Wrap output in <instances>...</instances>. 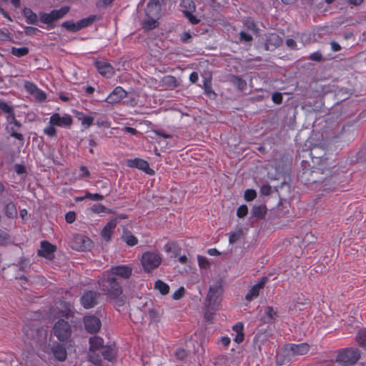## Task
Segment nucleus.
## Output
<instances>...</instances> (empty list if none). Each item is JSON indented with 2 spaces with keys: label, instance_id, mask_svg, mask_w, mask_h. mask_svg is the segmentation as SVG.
<instances>
[{
  "label": "nucleus",
  "instance_id": "obj_46",
  "mask_svg": "<svg viewBox=\"0 0 366 366\" xmlns=\"http://www.w3.org/2000/svg\"><path fill=\"white\" fill-rule=\"evenodd\" d=\"M0 41H12L13 38L7 29H0Z\"/></svg>",
  "mask_w": 366,
  "mask_h": 366
},
{
  "label": "nucleus",
  "instance_id": "obj_27",
  "mask_svg": "<svg viewBox=\"0 0 366 366\" xmlns=\"http://www.w3.org/2000/svg\"><path fill=\"white\" fill-rule=\"evenodd\" d=\"M97 19V18L95 15H90L88 17L80 19L76 22L79 31L91 26Z\"/></svg>",
  "mask_w": 366,
  "mask_h": 366
},
{
  "label": "nucleus",
  "instance_id": "obj_58",
  "mask_svg": "<svg viewBox=\"0 0 366 366\" xmlns=\"http://www.w3.org/2000/svg\"><path fill=\"white\" fill-rule=\"evenodd\" d=\"M79 170L81 172L79 175V179H84L90 177V172L86 166H81Z\"/></svg>",
  "mask_w": 366,
  "mask_h": 366
},
{
  "label": "nucleus",
  "instance_id": "obj_38",
  "mask_svg": "<svg viewBox=\"0 0 366 366\" xmlns=\"http://www.w3.org/2000/svg\"><path fill=\"white\" fill-rule=\"evenodd\" d=\"M242 236L243 230L242 228H239L238 229L229 233V242L230 244H234L239 240Z\"/></svg>",
  "mask_w": 366,
  "mask_h": 366
},
{
  "label": "nucleus",
  "instance_id": "obj_54",
  "mask_svg": "<svg viewBox=\"0 0 366 366\" xmlns=\"http://www.w3.org/2000/svg\"><path fill=\"white\" fill-rule=\"evenodd\" d=\"M174 355L177 359L179 360H183L187 356V352L183 348H178L176 350Z\"/></svg>",
  "mask_w": 366,
  "mask_h": 366
},
{
  "label": "nucleus",
  "instance_id": "obj_28",
  "mask_svg": "<svg viewBox=\"0 0 366 366\" xmlns=\"http://www.w3.org/2000/svg\"><path fill=\"white\" fill-rule=\"evenodd\" d=\"M24 15L26 21L30 24H36L38 21V16L31 9L25 8L24 9Z\"/></svg>",
  "mask_w": 366,
  "mask_h": 366
},
{
  "label": "nucleus",
  "instance_id": "obj_60",
  "mask_svg": "<svg viewBox=\"0 0 366 366\" xmlns=\"http://www.w3.org/2000/svg\"><path fill=\"white\" fill-rule=\"evenodd\" d=\"M282 99V94L280 92H274L272 96V100L276 104H280Z\"/></svg>",
  "mask_w": 366,
  "mask_h": 366
},
{
  "label": "nucleus",
  "instance_id": "obj_17",
  "mask_svg": "<svg viewBox=\"0 0 366 366\" xmlns=\"http://www.w3.org/2000/svg\"><path fill=\"white\" fill-rule=\"evenodd\" d=\"M267 282L268 277L266 276L262 277L256 285H253L252 288L249 290L245 295V300L250 302L257 298L259 295L260 290L264 287Z\"/></svg>",
  "mask_w": 366,
  "mask_h": 366
},
{
  "label": "nucleus",
  "instance_id": "obj_37",
  "mask_svg": "<svg viewBox=\"0 0 366 366\" xmlns=\"http://www.w3.org/2000/svg\"><path fill=\"white\" fill-rule=\"evenodd\" d=\"M266 207L263 205L254 206L252 209V216L257 218H263L266 214Z\"/></svg>",
  "mask_w": 366,
  "mask_h": 366
},
{
  "label": "nucleus",
  "instance_id": "obj_26",
  "mask_svg": "<svg viewBox=\"0 0 366 366\" xmlns=\"http://www.w3.org/2000/svg\"><path fill=\"white\" fill-rule=\"evenodd\" d=\"M3 212L9 219L16 218L18 213L16 203L13 201H4Z\"/></svg>",
  "mask_w": 366,
  "mask_h": 366
},
{
  "label": "nucleus",
  "instance_id": "obj_49",
  "mask_svg": "<svg viewBox=\"0 0 366 366\" xmlns=\"http://www.w3.org/2000/svg\"><path fill=\"white\" fill-rule=\"evenodd\" d=\"M214 312L215 311L212 310L211 308L205 307L204 318L206 320V322L209 323H212L213 322Z\"/></svg>",
  "mask_w": 366,
  "mask_h": 366
},
{
  "label": "nucleus",
  "instance_id": "obj_19",
  "mask_svg": "<svg viewBox=\"0 0 366 366\" xmlns=\"http://www.w3.org/2000/svg\"><path fill=\"white\" fill-rule=\"evenodd\" d=\"M56 249V247L55 245L44 240L41 242V248L38 250L37 254L40 257H43L49 260H52L54 257V252Z\"/></svg>",
  "mask_w": 366,
  "mask_h": 366
},
{
  "label": "nucleus",
  "instance_id": "obj_20",
  "mask_svg": "<svg viewBox=\"0 0 366 366\" xmlns=\"http://www.w3.org/2000/svg\"><path fill=\"white\" fill-rule=\"evenodd\" d=\"M282 44V39L276 33L265 35L264 48L267 51H273Z\"/></svg>",
  "mask_w": 366,
  "mask_h": 366
},
{
  "label": "nucleus",
  "instance_id": "obj_39",
  "mask_svg": "<svg viewBox=\"0 0 366 366\" xmlns=\"http://www.w3.org/2000/svg\"><path fill=\"white\" fill-rule=\"evenodd\" d=\"M232 81L233 84L241 91H243L247 87L246 81L238 76H232Z\"/></svg>",
  "mask_w": 366,
  "mask_h": 366
},
{
  "label": "nucleus",
  "instance_id": "obj_59",
  "mask_svg": "<svg viewBox=\"0 0 366 366\" xmlns=\"http://www.w3.org/2000/svg\"><path fill=\"white\" fill-rule=\"evenodd\" d=\"M9 239L8 233L0 229V245H5L7 244Z\"/></svg>",
  "mask_w": 366,
  "mask_h": 366
},
{
  "label": "nucleus",
  "instance_id": "obj_23",
  "mask_svg": "<svg viewBox=\"0 0 366 366\" xmlns=\"http://www.w3.org/2000/svg\"><path fill=\"white\" fill-rule=\"evenodd\" d=\"M113 277L129 279L132 274V268L129 265H119L111 267L107 270Z\"/></svg>",
  "mask_w": 366,
  "mask_h": 366
},
{
  "label": "nucleus",
  "instance_id": "obj_15",
  "mask_svg": "<svg viewBox=\"0 0 366 366\" xmlns=\"http://www.w3.org/2000/svg\"><path fill=\"white\" fill-rule=\"evenodd\" d=\"M84 325L85 330L88 332L95 334L99 331L102 323L97 317L94 315H86L84 317Z\"/></svg>",
  "mask_w": 366,
  "mask_h": 366
},
{
  "label": "nucleus",
  "instance_id": "obj_47",
  "mask_svg": "<svg viewBox=\"0 0 366 366\" xmlns=\"http://www.w3.org/2000/svg\"><path fill=\"white\" fill-rule=\"evenodd\" d=\"M33 96L37 101L40 102H44L46 99V92L39 88L33 94Z\"/></svg>",
  "mask_w": 366,
  "mask_h": 366
},
{
  "label": "nucleus",
  "instance_id": "obj_2",
  "mask_svg": "<svg viewBox=\"0 0 366 366\" xmlns=\"http://www.w3.org/2000/svg\"><path fill=\"white\" fill-rule=\"evenodd\" d=\"M98 284L100 290L109 298L116 299L122 294V287L116 277L107 270L99 277Z\"/></svg>",
  "mask_w": 366,
  "mask_h": 366
},
{
  "label": "nucleus",
  "instance_id": "obj_6",
  "mask_svg": "<svg viewBox=\"0 0 366 366\" xmlns=\"http://www.w3.org/2000/svg\"><path fill=\"white\" fill-rule=\"evenodd\" d=\"M162 255L157 251L144 252L141 257V264L145 272H150L162 264Z\"/></svg>",
  "mask_w": 366,
  "mask_h": 366
},
{
  "label": "nucleus",
  "instance_id": "obj_35",
  "mask_svg": "<svg viewBox=\"0 0 366 366\" xmlns=\"http://www.w3.org/2000/svg\"><path fill=\"white\" fill-rule=\"evenodd\" d=\"M11 54L18 58L27 55L29 52V49L26 46H23L21 48H16L14 46H12L11 48Z\"/></svg>",
  "mask_w": 366,
  "mask_h": 366
},
{
  "label": "nucleus",
  "instance_id": "obj_34",
  "mask_svg": "<svg viewBox=\"0 0 366 366\" xmlns=\"http://www.w3.org/2000/svg\"><path fill=\"white\" fill-rule=\"evenodd\" d=\"M355 340L360 347L366 348V328H363L357 332Z\"/></svg>",
  "mask_w": 366,
  "mask_h": 366
},
{
  "label": "nucleus",
  "instance_id": "obj_32",
  "mask_svg": "<svg viewBox=\"0 0 366 366\" xmlns=\"http://www.w3.org/2000/svg\"><path fill=\"white\" fill-rule=\"evenodd\" d=\"M154 289L158 290L162 295H166L169 292V286L161 280H157L154 283Z\"/></svg>",
  "mask_w": 366,
  "mask_h": 366
},
{
  "label": "nucleus",
  "instance_id": "obj_16",
  "mask_svg": "<svg viewBox=\"0 0 366 366\" xmlns=\"http://www.w3.org/2000/svg\"><path fill=\"white\" fill-rule=\"evenodd\" d=\"M127 166L129 167L139 169L149 175L154 174V171L149 167V163L143 159L134 158L133 159H129L127 161Z\"/></svg>",
  "mask_w": 366,
  "mask_h": 366
},
{
  "label": "nucleus",
  "instance_id": "obj_51",
  "mask_svg": "<svg viewBox=\"0 0 366 366\" xmlns=\"http://www.w3.org/2000/svg\"><path fill=\"white\" fill-rule=\"evenodd\" d=\"M197 260H198L199 267L202 269H206L209 265V262L208 259L204 256L198 255Z\"/></svg>",
  "mask_w": 366,
  "mask_h": 366
},
{
  "label": "nucleus",
  "instance_id": "obj_56",
  "mask_svg": "<svg viewBox=\"0 0 366 366\" xmlns=\"http://www.w3.org/2000/svg\"><path fill=\"white\" fill-rule=\"evenodd\" d=\"M239 39L242 41L250 42L253 40V37L252 35L247 34L245 31H241L239 32Z\"/></svg>",
  "mask_w": 366,
  "mask_h": 366
},
{
  "label": "nucleus",
  "instance_id": "obj_1",
  "mask_svg": "<svg viewBox=\"0 0 366 366\" xmlns=\"http://www.w3.org/2000/svg\"><path fill=\"white\" fill-rule=\"evenodd\" d=\"M88 361L95 366H102V358L109 362L115 360L116 352L112 345H104L102 337L94 335L89 340Z\"/></svg>",
  "mask_w": 366,
  "mask_h": 366
},
{
  "label": "nucleus",
  "instance_id": "obj_61",
  "mask_svg": "<svg viewBox=\"0 0 366 366\" xmlns=\"http://www.w3.org/2000/svg\"><path fill=\"white\" fill-rule=\"evenodd\" d=\"M39 31V30L37 28L33 26H26L24 29L25 34L29 36L35 35Z\"/></svg>",
  "mask_w": 366,
  "mask_h": 366
},
{
  "label": "nucleus",
  "instance_id": "obj_25",
  "mask_svg": "<svg viewBox=\"0 0 366 366\" xmlns=\"http://www.w3.org/2000/svg\"><path fill=\"white\" fill-rule=\"evenodd\" d=\"M74 244H76L72 246L74 249L79 251H85L92 247V242L86 236L78 235L74 238Z\"/></svg>",
  "mask_w": 366,
  "mask_h": 366
},
{
  "label": "nucleus",
  "instance_id": "obj_40",
  "mask_svg": "<svg viewBox=\"0 0 366 366\" xmlns=\"http://www.w3.org/2000/svg\"><path fill=\"white\" fill-rule=\"evenodd\" d=\"M61 26L69 31L76 32L79 31L77 27V23L73 21H66L61 24Z\"/></svg>",
  "mask_w": 366,
  "mask_h": 366
},
{
  "label": "nucleus",
  "instance_id": "obj_41",
  "mask_svg": "<svg viewBox=\"0 0 366 366\" xmlns=\"http://www.w3.org/2000/svg\"><path fill=\"white\" fill-rule=\"evenodd\" d=\"M79 120L81 121L82 125L89 127L93 124L94 118L92 116L81 114V116L79 117Z\"/></svg>",
  "mask_w": 366,
  "mask_h": 366
},
{
  "label": "nucleus",
  "instance_id": "obj_30",
  "mask_svg": "<svg viewBox=\"0 0 366 366\" xmlns=\"http://www.w3.org/2000/svg\"><path fill=\"white\" fill-rule=\"evenodd\" d=\"M158 19L154 16L147 17V19L142 24L143 28L147 31L157 28L159 26Z\"/></svg>",
  "mask_w": 366,
  "mask_h": 366
},
{
  "label": "nucleus",
  "instance_id": "obj_45",
  "mask_svg": "<svg viewBox=\"0 0 366 366\" xmlns=\"http://www.w3.org/2000/svg\"><path fill=\"white\" fill-rule=\"evenodd\" d=\"M264 314L270 319L275 320L277 317V312L272 306H267L264 309Z\"/></svg>",
  "mask_w": 366,
  "mask_h": 366
},
{
  "label": "nucleus",
  "instance_id": "obj_57",
  "mask_svg": "<svg viewBox=\"0 0 366 366\" xmlns=\"http://www.w3.org/2000/svg\"><path fill=\"white\" fill-rule=\"evenodd\" d=\"M76 213L73 211L68 212L65 214V220L67 223L71 224L76 220Z\"/></svg>",
  "mask_w": 366,
  "mask_h": 366
},
{
  "label": "nucleus",
  "instance_id": "obj_33",
  "mask_svg": "<svg viewBox=\"0 0 366 366\" xmlns=\"http://www.w3.org/2000/svg\"><path fill=\"white\" fill-rule=\"evenodd\" d=\"M21 127V123L19 120H15V123L14 124V127H11L10 136L16 139L19 141H24V136L22 134L16 132V129H19Z\"/></svg>",
  "mask_w": 366,
  "mask_h": 366
},
{
  "label": "nucleus",
  "instance_id": "obj_9",
  "mask_svg": "<svg viewBox=\"0 0 366 366\" xmlns=\"http://www.w3.org/2000/svg\"><path fill=\"white\" fill-rule=\"evenodd\" d=\"M69 11V6H62L59 9H54L50 13L41 12L39 14V19L41 22L50 24L53 21L64 17Z\"/></svg>",
  "mask_w": 366,
  "mask_h": 366
},
{
  "label": "nucleus",
  "instance_id": "obj_29",
  "mask_svg": "<svg viewBox=\"0 0 366 366\" xmlns=\"http://www.w3.org/2000/svg\"><path fill=\"white\" fill-rule=\"evenodd\" d=\"M122 239L129 247H134L138 243V239L129 231L124 232Z\"/></svg>",
  "mask_w": 366,
  "mask_h": 366
},
{
  "label": "nucleus",
  "instance_id": "obj_64",
  "mask_svg": "<svg viewBox=\"0 0 366 366\" xmlns=\"http://www.w3.org/2000/svg\"><path fill=\"white\" fill-rule=\"evenodd\" d=\"M14 170L18 174H25L26 172V167L23 164H16L14 166Z\"/></svg>",
  "mask_w": 366,
  "mask_h": 366
},
{
  "label": "nucleus",
  "instance_id": "obj_42",
  "mask_svg": "<svg viewBox=\"0 0 366 366\" xmlns=\"http://www.w3.org/2000/svg\"><path fill=\"white\" fill-rule=\"evenodd\" d=\"M43 133L49 137H54L56 136L57 129L54 124H49V126L44 129Z\"/></svg>",
  "mask_w": 366,
  "mask_h": 366
},
{
  "label": "nucleus",
  "instance_id": "obj_53",
  "mask_svg": "<svg viewBox=\"0 0 366 366\" xmlns=\"http://www.w3.org/2000/svg\"><path fill=\"white\" fill-rule=\"evenodd\" d=\"M184 288L183 287H180L172 294V297L174 300H178L184 296Z\"/></svg>",
  "mask_w": 366,
  "mask_h": 366
},
{
  "label": "nucleus",
  "instance_id": "obj_63",
  "mask_svg": "<svg viewBox=\"0 0 366 366\" xmlns=\"http://www.w3.org/2000/svg\"><path fill=\"white\" fill-rule=\"evenodd\" d=\"M148 314H149V318L152 321L156 322L158 320L159 315H158L157 312L154 309H149L148 311Z\"/></svg>",
  "mask_w": 366,
  "mask_h": 366
},
{
  "label": "nucleus",
  "instance_id": "obj_22",
  "mask_svg": "<svg viewBox=\"0 0 366 366\" xmlns=\"http://www.w3.org/2000/svg\"><path fill=\"white\" fill-rule=\"evenodd\" d=\"M94 66L98 72L104 77L111 78L114 74L113 66L107 61H96Z\"/></svg>",
  "mask_w": 366,
  "mask_h": 366
},
{
  "label": "nucleus",
  "instance_id": "obj_55",
  "mask_svg": "<svg viewBox=\"0 0 366 366\" xmlns=\"http://www.w3.org/2000/svg\"><path fill=\"white\" fill-rule=\"evenodd\" d=\"M112 232L113 231L104 226L102 230L101 234L103 239H104L106 241H109L111 239Z\"/></svg>",
  "mask_w": 366,
  "mask_h": 366
},
{
  "label": "nucleus",
  "instance_id": "obj_4",
  "mask_svg": "<svg viewBox=\"0 0 366 366\" xmlns=\"http://www.w3.org/2000/svg\"><path fill=\"white\" fill-rule=\"evenodd\" d=\"M310 156L315 166V169H317V171L313 170L312 173L320 172L324 174L325 172L330 171V168L326 167L327 157H326V154L323 147L319 146L313 147L310 152Z\"/></svg>",
  "mask_w": 366,
  "mask_h": 366
},
{
  "label": "nucleus",
  "instance_id": "obj_62",
  "mask_svg": "<svg viewBox=\"0 0 366 366\" xmlns=\"http://www.w3.org/2000/svg\"><path fill=\"white\" fill-rule=\"evenodd\" d=\"M232 330L234 332H236V334L243 332H244V325L240 322H237L232 327Z\"/></svg>",
  "mask_w": 366,
  "mask_h": 366
},
{
  "label": "nucleus",
  "instance_id": "obj_24",
  "mask_svg": "<svg viewBox=\"0 0 366 366\" xmlns=\"http://www.w3.org/2000/svg\"><path fill=\"white\" fill-rule=\"evenodd\" d=\"M51 351L55 360L63 362L66 359L67 352L63 344L58 342H53Z\"/></svg>",
  "mask_w": 366,
  "mask_h": 366
},
{
  "label": "nucleus",
  "instance_id": "obj_48",
  "mask_svg": "<svg viewBox=\"0 0 366 366\" xmlns=\"http://www.w3.org/2000/svg\"><path fill=\"white\" fill-rule=\"evenodd\" d=\"M244 197L247 202H250L256 198L257 192L254 189H248L244 192Z\"/></svg>",
  "mask_w": 366,
  "mask_h": 366
},
{
  "label": "nucleus",
  "instance_id": "obj_13",
  "mask_svg": "<svg viewBox=\"0 0 366 366\" xmlns=\"http://www.w3.org/2000/svg\"><path fill=\"white\" fill-rule=\"evenodd\" d=\"M99 294L95 291H86L80 298L81 305L86 309L94 307L97 304Z\"/></svg>",
  "mask_w": 366,
  "mask_h": 366
},
{
  "label": "nucleus",
  "instance_id": "obj_18",
  "mask_svg": "<svg viewBox=\"0 0 366 366\" xmlns=\"http://www.w3.org/2000/svg\"><path fill=\"white\" fill-rule=\"evenodd\" d=\"M164 0H150L146 9L147 17L154 16L159 19L161 16L162 4Z\"/></svg>",
  "mask_w": 366,
  "mask_h": 366
},
{
  "label": "nucleus",
  "instance_id": "obj_36",
  "mask_svg": "<svg viewBox=\"0 0 366 366\" xmlns=\"http://www.w3.org/2000/svg\"><path fill=\"white\" fill-rule=\"evenodd\" d=\"M244 26L254 34L259 33V28L255 21L251 18L247 17L244 21Z\"/></svg>",
  "mask_w": 366,
  "mask_h": 366
},
{
  "label": "nucleus",
  "instance_id": "obj_21",
  "mask_svg": "<svg viewBox=\"0 0 366 366\" xmlns=\"http://www.w3.org/2000/svg\"><path fill=\"white\" fill-rule=\"evenodd\" d=\"M127 92L122 86H116L106 98L105 101L109 104H116L126 98Z\"/></svg>",
  "mask_w": 366,
  "mask_h": 366
},
{
  "label": "nucleus",
  "instance_id": "obj_5",
  "mask_svg": "<svg viewBox=\"0 0 366 366\" xmlns=\"http://www.w3.org/2000/svg\"><path fill=\"white\" fill-rule=\"evenodd\" d=\"M24 332L28 339H31L36 345L41 347L46 345L47 341V330L44 327L32 325H25Z\"/></svg>",
  "mask_w": 366,
  "mask_h": 366
},
{
  "label": "nucleus",
  "instance_id": "obj_44",
  "mask_svg": "<svg viewBox=\"0 0 366 366\" xmlns=\"http://www.w3.org/2000/svg\"><path fill=\"white\" fill-rule=\"evenodd\" d=\"M24 86L25 90L31 95H33V94L39 89L34 83L29 81H26L24 82Z\"/></svg>",
  "mask_w": 366,
  "mask_h": 366
},
{
  "label": "nucleus",
  "instance_id": "obj_43",
  "mask_svg": "<svg viewBox=\"0 0 366 366\" xmlns=\"http://www.w3.org/2000/svg\"><path fill=\"white\" fill-rule=\"evenodd\" d=\"M91 210L92 212L95 214H100V213H110V210L106 208L103 204H94Z\"/></svg>",
  "mask_w": 366,
  "mask_h": 366
},
{
  "label": "nucleus",
  "instance_id": "obj_11",
  "mask_svg": "<svg viewBox=\"0 0 366 366\" xmlns=\"http://www.w3.org/2000/svg\"><path fill=\"white\" fill-rule=\"evenodd\" d=\"M181 7L184 16L192 24H197L200 19L193 14L196 10V5L193 0H182Z\"/></svg>",
  "mask_w": 366,
  "mask_h": 366
},
{
  "label": "nucleus",
  "instance_id": "obj_31",
  "mask_svg": "<svg viewBox=\"0 0 366 366\" xmlns=\"http://www.w3.org/2000/svg\"><path fill=\"white\" fill-rule=\"evenodd\" d=\"M204 94L209 98H214L217 94L212 88V81L210 78H205L203 82Z\"/></svg>",
  "mask_w": 366,
  "mask_h": 366
},
{
  "label": "nucleus",
  "instance_id": "obj_7",
  "mask_svg": "<svg viewBox=\"0 0 366 366\" xmlns=\"http://www.w3.org/2000/svg\"><path fill=\"white\" fill-rule=\"evenodd\" d=\"M52 333L59 342H67L72 335L71 326L68 321L59 319L54 323Z\"/></svg>",
  "mask_w": 366,
  "mask_h": 366
},
{
  "label": "nucleus",
  "instance_id": "obj_10",
  "mask_svg": "<svg viewBox=\"0 0 366 366\" xmlns=\"http://www.w3.org/2000/svg\"><path fill=\"white\" fill-rule=\"evenodd\" d=\"M310 346L306 342L300 344L289 343L285 345V352L288 357H295L306 355Z\"/></svg>",
  "mask_w": 366,
  "mask_h": 366
},
{
  "label": "nucleus",
  "instance_id": "obj_14",
  "mask_svg": "<svg viewBox=\"0 0 366 366\" xmlns=\"http://www.w3.org/2000/svg\"><path fill=\"white\" fill-rule=\"evenodd\" d=\"M72 122V117L67 114L61 116L59 113H54L49 118V124H54L55 127H69Z\"/></svg>",
  "mask_w": 366,
  "mask_h": 366
},
{
  "label": "nucleus",
  "instance_id": "obj_12",
  "mask_svg": "<svg viewBox=\"0 0 366 366\" xmlns=\"http://www.w3.org/2000/svg\"><path fill=\"white\" fill-rule=\"evenodd\" d=\"M336 179V176L331 175L329 177L325 178L320 183V184L317 186V187H318V192H320V193L317 194L318 198H320V197L327 196L330 192L335 190Z\"/></svg>",
  "mask_w": 366,
  "mask_h": 366
},
{
  "label": "nucleus",
  "instance_id": "obj_52",
  "mask_svg": "<svg viewBox=\"0 0 366 366\" xmlns=\"http://www.w3.org/2000/svg\"><path fill=\"white\" fill-rule=\"evenodd\" d=\"M247 213L248 208L245 204L240 205L237 210V215L239 218L244 217L247 214Z\"/></svg>",
  "mask_w": 366,
  "mask_h": 366
},
{
  "label": "nucleus",
  "instance_id": "obj_3",
  "mask_svg": "<svg viewBox=\"0 0 366 366\" xmlns=\"http://www.w3.org/2000/svg\"><path fill=\"white\" fill-rule=\"evenodd\" d=\"M223 287L221 280H217L213 285H210L205 299V307L211 308L213 311L217 310L220 305Z\"/></svg>",
  "mask_w": 366,
  "mask_h": 366
},
{
  "label": "nucleus",
  "instance_id": "obj_50",
  "mask_svg": "<svg viewBox=\"0 0 366 366\" xmlns=\"http://www.w3.org/2000/svg\"><path fill=\"white\" fill-rule=\"evenodd\" d=\"M0 110L6 114H10L13 113L14 108L6 102L0 100Z\"/></svg>",
  "mask_w": 366,
  "mask_h": 366
},
{
  "label": "nucleus",
  "instance_id": "obj_8",
  "mask_svg": "<svg viewBox=\"0 0 366 366\" xmlns=\"http://www.w3.org/2000/svg\"><path fill=\"white\" fill-rule=\"evenodd\" d=\"M360 352L357 349L345 348L342 349L337 355V362L345 366L352 365L357 362L360 359Z\"/></svg>",
  "mask_w": 366,
  "mask_h": 366
}]
</instances>
